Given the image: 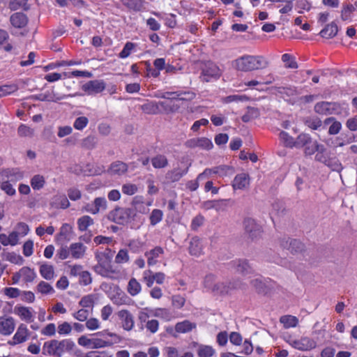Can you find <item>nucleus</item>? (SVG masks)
<instances>
[{
	"mask_svg": "<svg viewBox=\"0 0 357 357\" xmlns=\"http://www.w3.org/2000/svg\"><path fill=\"white\" fill-rule=\"evenodd\" d=\"M75 344L70 339L51 340L43 344L42 354L45 356L61 357L65 353L73 351Z\"/></svg>",
	"mask_w": 357,
	"mask_h": 357,
	"instance_id": "f257e3e1",
	"label": "nucleus"
},
{
	"mask_svg": "<svg viewBox=\"0 0 357 357\" xmlns=\"http://www.w3.org/2000/svg\"><path fill=\"white\" fill-rule=\"evenodd\" d=\"M269 62L261 55H243L235 60L237 70L248 72L266 68Z\"/></svg>",
	"mask_w": 357,
	"mask_h": 357,
	"instance_id": "f03ea898",
	"label": "nucleus"
},
{
	"mask_svg": "<svg viewBox=\"0 0 357 357\" xmlns=\"http://www.w3.org/2000/svg\"><path fill=\"white\" fill-rule=\"evenodd\" d=\"M135 215L133 208L117 207L109 212L108 218L116 224L124 225L131 222Z\"/></svg>",
	"mask_w": 357,
	"mask_h": 357,
	"instance_id": "7ed1b4c3",
	"label": "nucleus"
},
{
	"mask_svg": "<svg viewBox=\"0 0 357 357\" xmlns=\"http://www.w3.org/2000/svg\"><path fill=\"white\" fill-rule=\"evenodd\" d=\"M314 112L321 115H331L340 113L341 107L337 102L322 101L315 104Z\"/></svg>",
	"mask_w": 357,
	"mask_h": 357,
	"instance_id": "20e7f679",
	"label": "nucleus"
},
{
	"mask_svg": "<svg viewBox=\"0 0 357 357\" xmlns=\"http://www.w3.org/2000/svg\"><path fill=\"white\" fill-rule=\"evenodd\" d=\"M243 226L248 238L252 241L260 236L261 227L257 223L255 219L251 218H245L243 220Z\"/></svg>",
	"mask_w": 357,
	"mask_h": 357,
	"instance_id": "39448f33",
	"label": "nucleus"
},
{
	"mask_svg": "<svg viewBox=\"0 0 357 357\" xmlns=\"http://www.w3.org/2000/svg\"><path fill=\"white\" fill-rule=\"evenodd\" d=\"M220 76L219 68L212 62H207L202 69L199 78L202 82H208L211 79H218Z\"/></svg>",
	"mask_w": 357,
	"mask_h": 357,
	"instance_id": "423d86ee",
	"label": "nucleus"
},
{
	"mask_svg": "<svg viewBox=\"0 0 357 357\" xmlns=\"http://www.w3.org/2000/svg\"><path fill=\"white\" fill-rule=\"evenodd\" d=\"M280 245L292 254L301 253L305 250V245L302 242L297 239L290 238L289 237L282 238L280 240Z\"/></svg>",
	"mask_w": 357,
	"mask_h": 357,
	"instance_id": "0eeeda50",
	"label": "nucleus"
},
{
	"mask_svg": "<svg viewBox=\"0 0 357 357\" xmlns=\"http://www.w3.org/2000/svg\"><path fill=\"white\" fill-rule=\"evenodd\" d=\"M215 277L213 275H208L205 278L204 285L206 288L210 289L213 292L217 294H223L228 293L231 289L224 282L213 283Z\"/></svg>",
	"mask_w": 357,
	"mask_h": 357,
	"instance_id": "6e6552de",
	"label": "nucleus"
},
{
	"mask_svg": "<svg viewBox=\"0 0 357 357\" xmlns=\"http://www.w3.org/2000/svg\"><path fill=\"white\" fill-rule=\"evenodd\" d=\"M287 342L294 348L301 351L311 350L317 347V342L308 337H303L300 340L289 338Z\"/></svg>",
	"mask_w": 357,
	"mask_h": 357,
	"instance_id": "1a4fd4ad",
	"label": "nucleus"
},
{
	"mask_svg": "<svg viewBox=\"0 0 357 357\" xmlns=\"http://www.w3.org/2000/svg\"><path fill=\"white\" fill-rule=\"evenodd\" d=\"M161 98H165L173 101L174 100L190 101L195 97V93L192 91H176V92H165L160 96Z\"/></svg>",
	"mask_w": 357,
	"mask_h": 357,
	"instance_id": "9d476101",
	"label": "nucleus"
},
{
	"mask_svg": "<svg viewBox=\"0 0 357 357\" xmlns=\"http://www.w3.org/2000/svg\"><path fill=\"white\" fill-rule=\"evenodd\" d=\"M29 336V333L26 326L24 324H21L12 338V340L8 341V344L11 346L16 345L17 344H21L27 340Z\"/></svg>",
	"mask_w": 357,
	"mask_h": 357,
	"instance_id": "9b49d317",
	"label": "nucleus"
},
{
	"mask_svg": "<svg viewBox=\"0 0 357 357\" xmlns=\"http://www.w3.org/2000/svg\"><path fill=\"white\" fill-rule=\"evenodd\" d=\"M185 145L191 149L199 147L206 150H210L213 146L212 142L206 137H198L188 139L185 142Z\"/></svg>",
	"mask_w": 357,
	"mask_h": 357,
	"instance_id": "f8f14e48",
	"label": "nucleus"
},
{
	"mask_svg": "<svg viewBox=\"0 0 357 357\" xmlns=\"http://www.w3.org/2000/svg\"><path fill=\"white\" fill-rule=\"evenodd\" d=\"M117 315L124 330L130 331L133 328L134 317L128 310H121L118 312Z\"/></svg>",
	"mask_w": 357,
	"mask_h": 357,
	"instance_id": "ddd939ff",
	"label": "nucleus"
},
{
	"mask_svg": "<svg viewBox=\"0 0 357 357\" xmlns=\"http://www.w3.org/2000/svg\"><path fill=\"white\" fill-rule=\"evenodd\" d=\"M106 84L103 80H91L83 85L82 89L89 94H95L102 92L105 89Z\"/></svg>",
	"mask_w": 357,
	"mask_h": 357,
	"instance_id": "4468645a",
	"label": "nucleus"
},
{
	"mask_svg": "<svg viewBox=\"0 0 357 357\" xmlns=\"http://www.w3.org/2000/svg\"><path fill=\"white\" fill-rule=\"evenodd\" d=\"M15 322L13 317H0V334L10 335L15 329Z\"/></svg>",
	"mask_w": 357,
	"mask_h": 357,
	"instance_id": "2eb2a0df",
	"label": "nucleus"
},
{
	"mask_svg": "<svg viewBox=\"0 0 357 357\" xmlns=\"http://www.w3.org/2000/svg\"><path fill=\"white\" fill-rule=\"evenodd\" d=\"M14 313L17 314L22 320L27 323L33 322L34 315L32 309L22 305H16L14 307Z\"/></svg>",
	"mask_w": 357,
	"mask_h": 357,
	"instance_id": "dca6fc26",
	"label": "nucleus"
},
{
	"mask_svg": "<svg viewBox=\"0 0 357 357\" xmlns=\"http://www.w3.org/2000/svg\"><path fill=\"white\" fill-rule=\"evenodd\" d=\"M231 264L237 272L243 275L250 274L253 271L252 268L246 259H236L232 261Z\"/></svg>",
	"mask_w": 357,
	"mask_h": 357,
	"instance_id": "f3484780",
	"label": "nucleus"
},
{
	"mask_svg": "<svg viewBox=\"0 0 357 357\" xmlns=\"http://www.w3.org/2000/svg\"><path fill=\"white\" fill-rule=\"evenodd\" d=\"M250 184V177L248 174L241 173L237 174L232 183L234 190H243L248 187Z\"/></svg>",
	"mask_w": 357,
	"mask_h": 357,
	"instance_id": "a211bd4d",
	"label": "nucleus"
},
{
	"mask_svg": "<svg viewBox=\"0 0 357 357\" xmlns=\"http://www.w3.org/2000/svg\"><path fill=\"white\" fill-rule=\"evenodd\" d=\"M107 207V201L104 197H97L94 199L93 204H87L86 206V211L92 213L96 214L100 210L106 209Z\"/></svg>",
	"mask_w": 357,
	"mask_h": 357,
	"instance_id": "6ab92c4d",
	"label": "nucleus"
},
{
	"mask_svg": "<svg viewBox=\"0 0 357 357\" xmlns=\"http://www.w3.org/2000/svg\"><path fill=\"white\" fill-rule=\"evenodd\" d=\"M128 169V165L122 161H115L113 162L107 172L111 175H122L127 172Z\"/></svg>",
	"mask_w": 357,
	"mask_h": 357,
	"instance_id": "aec40b11",
	"label": "nucleus"
},
{
	"mask_svg": "<svg viewBox=\"0 0 357 357\" xmlns=\"http://www.w3.org/2000/svg\"><path fill=\"white\" fill-rule=\"evenodd\" d=\"M10 22L15 28L21 29L27 24L28 18L23 13H15L10 16Z\"/></svg>",
	"mask_w": 357,
	"mask_h": 357,
	"instance_id": "412c9836",
	"label": "nucleus"
},
{
	"mask_svg": "<svg viewBox=\"0 0 357 357\" xmlns=\"http://www.w3.org/2000/svg\"><path fill=\"white\" fill-rule=\"evenodd\" d=\"M163 253V249L157 246L153 249L145 253L147 257V263L149 266L155 265L158 262V258Z\"/></svg>",
	"mask_w": 357,
	"mask_h": 357,
	"instance_id": "4be33fe9",
	"label": "nucleus"
},
{
	"mask_svg": "<svg viewBox=\"0 0 357 357\" xmlns=\"http://www.w3.org/2000/svg\"><path fill=\"white\" fill-rule=\"evenodd\" d=\"M70 252L72 257L75 259H80L83 257L86 252V246L82 243H75L70 245Z\"/></svg>",
	"mask_w": 357,
	"mask_h": 357,
	"instance_id": "5701e85b",
	"label": "nucleus"
},
{
	"mask_svg": "<svg viewBox=\"0 0 357 357\" xmlns=\"http://www.w3.org/2000/svg\"><path fill=\"white\" fill-rule=\"evenodd\" d=\"M187 172L188 168L184 170H182L180 168H175L172 170L168 171L165 175V178L169 182H176L179 181Z\"/></svg>",
	"mask_w": 357,
	"mask_h": 357,
	"instance_id": "b1692460",
	"label": "nucleus"
},
{
	"mask_svg": "<svg viewBox=\"0 0 357 357\" xmlns=\"http://www.w3.org/2000/svg\"><path fill=\"white\" fill-rule=\"evenodd\" d=\"M189 252L192 255L199 256L202 253V245L197 236L192 237L190 241Z\"/></svg>",
	"mask_w": 357,
	"mask_h": 357,
	"instance_id": "393cba45",
	"label": "nucleus"
},
{
	"mask_svg": "<svg viewBox=\"0 0 357 357\" xmlns=\"http://www.w3.org/2000/svg\"><path fill=\"white\" fill-rule=\"evenodd\" d=\"M338 32L337 25L335 22L327 24L319 33L321 37L326 38H332L335 37Z\"/></svg>",
	"mask_w": 357,
	"mask_h": 357,
	"instance_id": "a878e982",
	"label": "nucleus"
},
{
	"mask_svg": "<svg viewBox=\"0 0 357 357\" xmlns=\"http://www.w3.org/2000/svg\"><path fill=\"white\" fill-rule=\"evenodd\" d=\"M141 109L148 114H157L161 111L159 108L158 102L153 101L147 102L141 105Z\"/></svg>",
	"mask_w": 357,
	"mask_h": 357,
	"instance_id": "bb28decb",
	"label": "nucleus"
},
{
	"mask_svg": "<svg viewBox=\"0 0 357 357\" xmlns=\"http://www.w3.org/2000/svg\"><path fill=\"white\" fill-rule=\"evenodd\" d=\"M312 139L310 135L306 133H301L296 139H294V147L302 148L305 145L312 144Z\"/></svg>",
	"mask_w": 357,
	"mask_h": 357,
	"instance_id": "cd10ccee",
	"label": "nucleus"
},
{
	"mask_svg": "<svg viewBox=\"0 0 357 357\" xmlns=\"http://www.w3.org/2000/svg\"><path fill=\"white\" fill-rule=\"evenodd\" d=\"M152 165L155 169L165 168L168 165V160L167 157L162 154H158L153 157L151 160Z\"/></svg>",
	"mask_w": 357,
	"mask_h": 357,
	"instance_id": "c85d7f7f",
	"label": "nucleus"
},
{
	"mask_svg": "<svg viewBox=\"0 0 357 357\" xmlns=\"http://www.w3.org/2000/svg\"><path fill=\"white\" fill-rule=\"evenodd\" d=\"M20 274L24 282H31L36 278V273L33 269L24 266L20 269Z\"/></svg>",
	"mask_w": 357,
	"mask_h": 357,
	"instance_id": "c756f323",
	"label": "nucleus"
},
{
	"mask_svg": "<svg viewBox=\"0 0 357 357\" xmlns=\"http://www.w3.org/2000/svg\"><path fill=\"white\" fill-rule=\"evenodd\" d=\"M304 124L312 130H318L322 126L321 120L317 116H307L303 120Z\"/></svg>",
	"mask_w": 357,
	"mask_h": 357,
	"instance_id": "7c9ffc66",
	"label": "nucleus"
},
{
	"mask_svg": "<svg viewBox=\"0 0 357 357\" xmlns=\"http://www.w3.org/2000/svg\"><path fill=\"white\" fill-rule=\"evenodd\" d=\"M260 115L259 109L252 107H247L246 113L242 116V121L245 123L258 118Z\"/></svg>",
	"mask_w": 357,
	"mask_h": 357,
	"instance_id": "2f4dec72",
	"label": "nucleus"
},
{
	"mask_svg": "<svg viewBox=\"0 0 357 357\" xmlns=\"http://www.w3.org/2000/svg\"><path fill=\"white\" fill-rule=\"evenodd\" d=\"M94 270L97 273L101 275L102 276L112 279L116 278L119 273V271H109V269H105L99 264L94 267Z\"/></svg>",
	"mask_w": 357,
	"mask_h": 357,
	"instance_id": "473e14b6",
	"label": "nucleus"
},
{
	"mask_svg": "<svg viewBox=\"0 0 357 357\" xmlns=\"http://www.w3.org/2000/svg\"><path fill=\"white\" fill-rule=\"evenodd\" d=\"M40 273L45 280H50L54 278V268L52 265L42 264L40 267Z\"/></svg>",
	"mask_w": 357,
	"mask_h": 357,
	"instance_id": "72a5a7b5",
	"label": "nucleus"
},
{
	"mask_svg": "<svg viewBox=\"0 0 357 357\" xmlns=\"http://www.w3.org/2000/svg\"><path fill=\"white\" fill-rule=\"evenodd\" d=\"M128 8L134 11H139L143 7V0H120Z\"/></svg>",
	"mask_w": 357,
	"mask_h": 357,
	"instance_id": "f704fd0d",
	"label": "nucleus"
},
{
	"mask_svg": "<svg viewBox=\"0 0 357 357\" xmlns=\"http://www.w3.org/2000/svg\"><path fill=\"white\" fill-rule=\"evenodd\" d=\"M280 321L283 324L284 328L296 327L298 323L297 317L291 315L282 316Z\"/></svg>",
	"mask_w": 357,
	"mask_h": 357,
	"instance_id": "c9c22d12",
	"label": "nucleus"
},
{
	"mask_svg": "<svg viewBox=\"0 0 357 357\" xmlns=\"http://www.w3.org/2000/svg\"><path fill=\"white\" fill-rule=\"evenodd\" d=\"M141 291V284L134 278H131L128 284V291L132 296L138 294Z\"/></svg>",
	"mask_w": 357,
	"mask_h": 357,
	"instance_id": "e433bc0d",
	"label": "nucleus"
},
{
	"mask_svg": "<svg viewBox=\"0 0 357 357\" xmlns=\"http://www.w3.org/2000/svg\"><path fill=\"white\" fill-rule=\"evenodd\" d=\"M97 144V138L94 135H89L82 140L81 146L82 148L91 150Z\"/></svg>",
	"mask_w": 357,
	"mask_h": 357,
	"instance_id": "4c0bfd02",
	"label": "nucleus"
},
{
	"mask_svg": "<svg viewBox=\"0 0 357 357\" xmlns=\"http://www.w3.org/2000/svg\"><path fill=\"white\" fill-rule=\"evenodd\" d=\"M317 152L315 160L326 165L330 158L328 157L327 150L325 146L321 144Z\"/></svg>",
	"mask_w": 357,
	"mask_h": 357,
	"instance_id": "58836bf2",
	"label": "nucleus"
},
{
	"mask_svg": "<svg viewBox=\"0 0 357 357\" xmlns=\"http://www.w3.org/2000/svg\"><path fill=\"white\" fill-rule=\"evenodd\" d=\"M45 180L43 176L36 174L31 180V185L34 190H40L44 187Z\"/></svg>",
	"mask_w": 357,
	"mask_h": 357,
	"instance_id": "ea45409f",
	"label": "nucleus"
},
{
	"mask_svg": "<svg viewBox=\"0 0 357 357\" xmlns=\"http://www.w3.org/2000/svg\"><path fill=\"white\" fill-rule=\"evenodd\" d=\"M195 328V324L189 321H184L176 324L175 329L178 333H186Z\"/></svg>",
	"mask_w": 357,
	"mask_h": 357,
	"instance_id": "a19ab883",
	"label": "nucleus"
},
{
	"mask_svg": "<svg viewBox=\"0 0 357 357\" xmlns=\"http://www.w3.org/2000/svg\"><path fill=\"white\" fill-rule=\"evenodd\" d=\"M93 224V220L89 215H84L77 220L78 228L80 231H86L87 227Z\"/></svg>",
	"mask_w": 357,
	"mask_h": 357,
	"instance_id": "79ce46f5",
	"label": "nucleus"
},
{
	"mask_svg": "<svg viewBox=\"0 0 357 357\" xmlns=\"http://www.w3.org/2000/svg\"><path fill=\"white\" fill-rule=\"evenodd\" d=\"M54 203L56 208H67L70 206V202L65 195L55 196Z\"/></svg>",
	"mask_w": 357,
	"mask_h": 357,
	"instance_id": "37998d69",
	"label": "nucleus"
},
{
	"mask_svg": "<svg viewBox=\"0 0 357 357\" xmlns=\"http://www.w3.org/2000/svg\"><path fill=\"white\" fill-rule=\"evenodd\" d=\"M170 102H168L167 101H160L158 102L159 107H162V110L165 113H173L177 111L179 108V106L172 104V102L170 100H169Z\"/></svg>",
	"mask_w": 357,
	"mask_h": 357,
	"instance_id": "c03bdc74",
	"label": "nucleus"
},
{
	"mask_svg": "<svg viewBox=\"0 0 357 357\" xmlns=\"http://www.w3.org/2000/svg\"><path fill=\"white\" fill-rule=\"evenodd\" d=\"M37 291L42 294H53V287L45 281H40L36 287Z\"/></svg>",
	"mask_w": 357,
	"mask_h": 357,
	"instance_id": "a18cd8bd",
	"label": "nucleus"
},
{
	"mask_svg": "<svg viewBox=\"0 0 357 357\" xmlns=\"http://www.w3.org/2000/svg\"><path fill=\"white\" fill-rule=\"evenodd\" d=\"M250 283L253 287H255L257 293L261 294H266L267 293V287L260 279H254L251 280Z\"/></svg>",
	"mask_w": 357,
	"mask_h": 357,
	"instance_id": "49530a36",
	"label": "nucleus"
},
{
	"mask_svg": "<svg viewBox=\"0 0 357 357\" xmlns=\"http://www.w3.org/2000/svg\"><path fill=\"white\" fill-rule=\"evenodd\" d=\"M163 216V213L160 209H153L150 215V223L151 225L154 226L158 222H160Z\"/></svg>",
	"mask_w": 357,
	"mask_h": 357,
	"instance_id": "de8ad7c7",
	"label": "nucleus"
},
{
	"mask_svg": "<svg viewBox=\"0 0 357 357\" xmlns=\"http://www.w3.org/2000/svg\"><path fill=\"white\" fill-rule=\"evenodd\" d=\"M79 305L84 309L87 307L93 308L94 305V296L92 294L86 295L82 298L79 302Z\"/></svg>",
	"mask_w": 357,
	"mask_h": 357,
	"instance_id": "09e8293b",
	"label": "nucleus"
},
{
	"mask_svg": "<svg viewBox=\"0 0 357 357\" xmlns=\"http://www.w3.org/2000/svg\"><path fill=\"white\" fill-rule=\"evenodd\" d=\"M282 60L285 63V67L288 68H297L298 64L294 60V58L289 54H284L282 56Z\"/></svg>",
	"mask_w": 357,
	"mask_h": 357,
	"instance_id": "8fccbe9b",
	"label": "nucleus"
},
{
	"mask_svg": "<svg viewBox=\"0 0 357 357\" xmlns=\"http://www.w3.org/2000/svg\"><path fill=\"white\" fill-rule=\"evenodd\" d=\"M112 344V342L102 340L98 339V338H93V339H91L90 348L91 349H98V348L109 347V346H111Z\"/></svg>",
	"mask_w": 357,
	"mask_h": 357,
	"instance_id": "3c124183",
	"label": "nucleus"
},
{
	"mask_svg": "<svg viewBox=\"0 0 357 357\" xmlns=\"http://www.w3.org/2000/svg\"><path fill=\"white\" fill-rule=\"evenodd\" d=\"M214 353V349L210 346H201L197 351L199 357H211Z\"/></svg>",
	"mask_w": 357,
	"mask_h": 357,
	"instance_id": "603ef678",
	"label": "nucleus"
},
{
	"mask_svg": "<svg viewBox=\"0 0 357 357\" xmlns=\"http://www.w3.org/2000/svg\"><path fill=\"white\" fill-rule=\"evenodd\" d=\"M73 330V326L67 321L58 325L57 332L61 335H69Z\"/></svg>",
	"mask_w": 357,
	"mask_h": 357,
	"instance_id": "864d4df0",
	"label": "nucleus"
},
{
	"mask_svg": "<svg viewBox=\"0 0 357 357\" xmlns=\"http://www.w3.org/2000/svg\"><path fill=\"white\" fill-rule=\"evenodd\" d=\"M280 139L283 142L284 144L287 147L293 148L294 139L289 136V134L284 131H282L279 135Z\"/></svg>",
	"mask_w": 357,
	"mask_h": 357,
	"instance_id": "5fc2aeb1",
	"label": "nucleus"
},
{
	"mask_svg": "<svg viewBox=\"0 0 357 357\" xmlns=\"http://www.w3.org/2000/svg\"><path fill=\"white\" fill-rule=\"evenodd\" d=\"M321 145V144H319L317 141H312V144L304 146V153L306 155H312L317 152Z\"/></svg>",
	"mask_w": 357,
	"mask_h": 357,
	"instance_id": "6e6d98bb",
	"label": "nucleus"
},
{
	"mask_svg": "<svg viewBox=\"0 0 357 357\" xmlns=\"http://www.w3.org/2000/svg\"><path fill=\"white\" fill-rule=\"evenodd\" d=\"M17 133L20 137H32L33 130L26 125L22 124L18 127Z\"/></svg>",
	"mask_w": 357,
	"mask_h": 357,
	"instance_id": "4d7b16f0",
	"label": "nucleus"
},
{
	"mask_svg": "<svg viewBox=\"0 0 357 357\" xmlns=\"http://www.w3.org/2000/svg\"><path fill=\"white\" fill-rule=\"evenodd\" d=\"M135 47V45L131 42H128L123 47L122 51L119 53V56L121 59L127 58L131 54L132 50Z\"/></svg>",
	"mask_w": 357,
	"mask_h": 357,
	"instance_id": "13d9d810",
	"label": "nucleus"
},
{
	"mask_svg": "<svg viewBox=\"0 0 357 357\" xmlns=\"http://www.w3.org/2000/svg\"><path fill=\"white\" fill-rule=\"evenodd\" d=\"M185 303V298L181 295H174L172 296V304L177 309L182 308Z\"/></svg>",
	"mask_w": 357,
	"mask_h": 357,
	"instance_id": "bf43d9fd",
	"label": "nucleus"
},
{
	"mask_svg": "<svg viewBox=\"0 0 357 357\" xmlns=\"http://www.w3.org/2000/svg\"><path fill=\"white\" fill-rule=\"evenodd\" d=\"M355 10L354 7L351 4L343 6L341 11V18L343 21H346L350 18L351 14Z\"/></svg>",
	"mask_w": 357,
	"mask_h": 357,
	"instance_id": "052dcab7",
	"label": "nucleus"
},
{
	"mask_svg": "<svg viewBox=\"0 0 357 357\" xmlns=\"http://www.w3.org/2000/svg\"><path fill=\"white\" fill-rule=\"evenodd\" d=\"M89 119L86 116H79L77 118L73 123V126L78 130H83L88 124Z\"/></svg>",
	"mask_w": 357,
	"mask_h": 357,
	"instance_id": "680f3d73",
	"label": "nucleus"
},
{
	"mask_svg": "<svg viewBox=\"0 0 357 357\" xmlns=\"http://www.w3.org/2000/svg\"><path fill=\"white\" fill-rule=\"evenodd\" d=\"M86 167L90 175H100L105 171L103 165L88 164Z\"/></svg>",
	"mask_w": 357,
	"mask_h": 357,
	"instance_id": "e2e57ef3",
	"label": "nucleus"
},
{
	"mask_svg": "<svg viewBox=\"0 0 357 357\" xmlns=\"http://www.w3.org/2000/svg\"><path fill=\"white\" fill-rule=\"evenodd\" d=\"M3 293L10 298H15L21 295V291L15 287H6L3 289Z\"/></svg>",
	"mask_w": 357,
	"mask_h": 357,
	"instance_id": "0e129e2a",
	"label": "nucleus"
},
{
	"mask_svg": "<svg viewBox=\"0 0 357 357\" xmlns=\"http://www.w3.org/2000/svg\"><path fill=\"white\" fill-rule=\"evenodd\" d=\"M215 174H218L221 176H226L233 172V169L227 165H220L215 167Z\"/></svg>",
	"mask_w": 357,
	"mask_h": 357,
	"instance_id": "69168bd1",
	"label": "nucleus"
},
{
	"mask_svg": "<svg viewBox=\"0 0 357 357\" xmlns=\"http://www.w3.org/2000/svg\"><path fill=\"white\" fill-rule=\"evenodd\" d=\"M129 256L126 250H120L115 257V261L117 264L128 262Z\"/></svg>",
	"mask_w": 357,
	"mask_h": 357,
	"instance_id": "338daca9",
	"label": "nucleus"
},
{
	"mask_svg": "<svg viewBox=\"0 0 357 357\" xmlns=\"http://www.w3.org/2000/svg\"><path fill=\"white\" fill-rule=\"evenodd\" d=\"M89 314L88 310L82 308L73 313V317L79 321H84L87 320Z\"/></svg>",
	"mask_w": 357,
	"mask_h": 357,
	"instance_id": "774afa93",
	"label": "nucleus"
}]
</instances>
